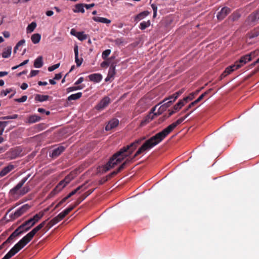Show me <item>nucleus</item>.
<instances>
[{"label": "nucleus", "mask_w": 259, "mask_h": 259, "mask_svg": "<svg viewBox=\"0 0 259 259\" xmlns=\"http://www.w3.org/2000/svg\"><path fill=\"white\" fill-rule=\"evenodd\" d=\"M187 114L184 117L179 118L176 122H173L167 127L163 130L160 132L158 133L155 135L152 136L141 146V147L136 152L134 157L138 154H140L147 150L153 148L156 145L160 143L169 133H170L178 125L180 124L191 113Z\"/></svg>", "instance_id": "nucleus-1"}, {"label": "nucleus", "mask_w": 259, "mask_h": 259, "mask_svg": "<svg viewBox=\"0 0 259 259\" xmlns=\"http://www.w3.org/2000/svg\"><path fill=\"white\" fill-rule=\"evenodd\" d=\"M146 139L145 137L136 140L131 144L123 147L120 150L115 153L109 161L104 165L103 169L106 172L110 169L114 167L116 165L120 163L125 158L130 156L133 152L136 149L137 145Z\"/></svg>", "instance_id": "nucleus-2"}, {"label": "nucleus", "mask_w": 259, "mask_h": 259, "mask_svg": "<svg viewBox=\"0 0 259 259\" xmlns=\"http://www.w3.org/2000/svg\"><path fill=\"white\" fill-rule=\"evenodd\" d=\"M44 213L42 212H40L38 213L35 214L32 218H31L24 222L21 224V225L25 231L27 232L34 226V225L41 219Z\"/></svg>", "instance_id": "nucleus-3"}, {"label": "nucleus", "mask_w": 259, "mask_h": 259, "mask_svg": "<svg viewBox=\"0 0 259 259\" xmlns=\"http://www.w3.org/2000/svg\"><path fill=\"white\" fill-rule=\"evenodd\" d=\"M46 224V221L42 222L34 229H33L29 233H28L17 243H29L31 240L34 235L38 231L40 230L42 228H44Z\"/></svg>", "instance_id": "nucleus-4"}, {"label": "nucleus", "mask_w": 259, "mask_h": 259, "mask_svg": "<svg viewBox=\"0 0 259 259\" xmlns=\"http://www.w3.org/2000/svg\"><path fill=\"white\" fill-rule=\"evenodd\" d=\"M256 52L253 51L251 52L250 54L245 55L242 57H241L238 62H236V69H238L241 67L243 65L245 64L249 61H250L252 58H253L255 56Z\"/></svg>", "instance_id": "nucleus-5"}, {"label": "nucleus", "mask_w": 259, "mask_h": 259, "mask_svg": "<svg viewBox=\"0 0 259 259\" xmlns=\"http://www.w3.org/2000/svg\"><path fill=\"white\" fill-rule=\"evenodd\" d=\"M26 244H15V246L2 258L10 259L21 249H22Z\"/></svg>", "instance_id": "nucleus-6"}, {"label": "nucleus", "mask_w": 259, "mask_h": 259, "mask_svg": "<svg viewBox=\"0 0 259 259\" xmlns=\"http://www.w3.org/2000/svg\"><path fill=\"white\" fill-rule=\"evenodd\" d=\"M26 232L22 226H19L3 243H10L14 238Z\"/></svg>", "instance_id": "nucleus-7"}, {"label": "nucleus", "mask_w": 259, "mask_h": 259, "mask_svg": "<svg viewBox=\"0 0 259 259\" xmlns=\"http://www.w3.org/2000/svg\"><path fill=\"white\" fill-rule=\"evenodd\" d=\"M111 103L110 98L107 96L104 97L100 102L96 106V110L101 111L106 108Z\"/></svg>", "instance_id": "nucleus-8"}, {"label": "nucleus", "mask_w": 259, "mask_h": 259, "mask_svg": "<svg viewBox=\"0 0 259 259\" xmlns=\"http://www.w3.org/2000/svg\"><path fill=\"white\" fill-rule=\"evenodd\" d=\"M22 152V148L20 147H18L14 149H12L10 151L8 152L7 154L11 159H14L16 157L21 156Z\"/></svg>", "instance_id": "nucleus-9"}, {"label": "nucleus", "mask_w": 259, "mask_h": 259, "mask_svg": "<svg viewBox=\"0 0 259 259\" xmlns=\"http://www.w3.org/2000/svg\"><path fill=\"white\" fill-rule=\"evenodd\" d=\"M13 208L10 209L6 212L3 220H5L6 222H9L18 218L17 215H15V211L14 212H11Z\"/></svg>", "instance_id": "nucleus-10"}, {"label": "nucleus", "mask_w": 259, "mask_h": 259, "mask_svg": "<svg viewBox=\"0 0 259 259\" xmlns=\"http://www.w3.org/2000/svg\"><path fill=\"white\" fill-rule=\"evenodd\" d=\"M259 19V10L250 14L247 20V22L249 24H252L256 22Z\"/></svg>", "instance_id": "nucleus-11"}, {"label": "nucleus", "mask_w": 259, "mask_h": 259, "mask_svg": "<svg viewBox=\"0 0 259 259\" xmlns=\"http://www.w3.org/2000/svg\"><path fill=\"white\" fill-rule=\"evenodd\" d=\"M230 12V9L227 7L223 8L217 15V18L222 20Z\"/></svg>", "instance_id": "nucleus-12"}, {"label": "nucleus", "mask_w": 259, "mask_h": 259, "mask_svg": "<svg viewBox=\"0 0 259 259\" xmlns=\"http://www.w3.org/2000/svg\"><path fill=\"white\" fill-rule=\"evenodd\" d=\"M119 124V120L117 119L113 118L108 122V123L105 126V130L110 131L116 127Z\"/></svg>", "instance_id": "nucleus-13"}, {"label": "nucleus", "mask_w": 259, "mask_h": 259, "mask_svg": "<svg viewBox=\"0 0 259 259\" xmlns=\"http://www.w3.org/2000/svg\"><path fill=\"white\" fill-rule=\"evenodd\" d=\"M30 206L26 204L22 206L20 208L15 211V215H17L18 218L26 212L29 208Z\"/></svg>", "instance_id": "nucleus-14"}, {"label": "nucleus", "mask_w": 259, "mask_h": 259, "mask_svg": "<svg viewBox=\"0 0 259 259\" xmlns=\"http://www.w3.org/2000/svg\"><path fill=\"white\" fill-rule=\"evenodd\" d=\"M64 146H60L52 150V153L50 154V156L52 158H55L58 156L64 151Z\"/></svg>", "instance_id": "nucleus-15"}, {"label": "nucleus", "mask_w": 259, "mask_h": 259, "mask_svg": "<svg viewBox=\"0 0 259 259\" xmlns=\"http://www.w3.org/2000/svg\"><path fill=\"white\" fill-rule=\"evenodd\" d=\"M65 187V179L61 180L57 186L52 191L51 194L55 195L58 193L62 188Z\"/></svg>", "instance_id": "nucleus-16"}, {"label": "nucleus", "mask_w": 259, "mask_h": 259, "mask_svg": "<svg viewBox=\"0 0 259 259\" xmlns=\"http://www.w3.org/2000/svg\"><path fill=\"white\" fill-rule=\"evenodd\" d=\"M26 182V179H23L14 188L10 190V193L14 195L23 186L24 183Z\"/></svg>", "instance_id": "nucleus-17"}, {"label": "nucleus", "mask_w": 259, "mask_h": 259, "mask_svg": "<svg viewBox=\"0 0 259 259\" xmlns=\"http://www.w3.org/2000/svg\"><path fill=\"white\" fill-rule=\"evenodd\" d=\"M90 80L95 82H99L102 79V76L99 73H94L89 76Z\"/></svg>", "instance_id": "nucleus-18"}, {"label": "nucleus", "mask_w": 259, "mask_h": 259, "mask_svg": "<svg viewBox=\"0 0 259 259\" xmlns=\"http://www.w3.org/2000/svg\"><path fill=\"white\" fill-rule=\"evenodd\" d=\"M14 166L12 164H9L8 166L4 167L0 171V176L3 177L7 175L10 171L13 169Z\"/></svg>", "instance_id": "nucleus-19"}, {"label": "nucleus", "mask_w": 259, "mask_h": 259, "mask_svg": "<svg viewBox=\"0 0 259 259\" xmlns=\"http://www.w3.org/2000/svg\"><path fill=\"white\" fill-rule=\"evenodd\" d=\"M74 52L75 54V61L76 63L77 66L79 67L80 66L82 62V59L78 58V46H75L74 48Z\"/></svg>", "instance_id": "nucleus-20"}, {"label": "nucleus", "mask_w": 259, "mask_h": 259, "mask_svg": "<svg viewBox=\"0 0 259 259\" xmlns=\"http://www.w3.org/2000/svg\"><path fill=\"white\" fill-rule=\"evenodd\" d=\"M163 104L160 106L158 109V113L159 114L162 113L164 111H165L167 108L169 107L171 104V101H166L165 102H163Z\"/></svg>", "instance_id": "nucleus-21"}, {"label": "nucleus", "mask_w": 259, "mask_h": 259, "mask_svg": "<svg viewBox=\"0 0 259 259\" xmlns=\"http://www.w3.org/2000/svg\"><path fill=\"white\" fill-rule=\"evenodd\" d=\"M236 63L234 65H231L227 67L224 72L222 73V75L224 76H226L227 75L230 74L232 71H233L236 69Z\"/></svg>", "instance_id": "nucleus-22"}, {"label": "nucleus", "mask_w": 259, "mask_h": 259, "mask_svg": "<svg viewBox=\"0 0 259 259\" xmlns=\"http://www.w3.org/2000/svg\"><path fill=\"white\" fill-rule=\"evenodd\" d=\"M93 19L96 22H101L105 24H109L111 23L110 20L104 17H94Z\"/></svg>", "instance_id": "nucleus-23"}, {"label": "nucleus", "mask_w": 259, "mask_h": 259, "mask_svg": "<svg viewBox=\"0 0 259 259\" xmlns=\"http://www.w3.org/2000/svg\"><path fill=\"white\" fill-rule=\"evenodd\" d=\"M83 186H80L76 188L73 190L69 192V188L67 189V192L68 193V194L66 196V200L70 197H71L72 195L75 194L76 193H77L80 189L83 188Z\"/></svg>", "instance_id": "nucleus-24"}, {"label": "nucleus", "mask_w": 259, "mask_h": 259, "mask_svg": "<svg viewBox=\"0 0 259 259\" xmlns=\"http://www.w3.org/2000/svg\"><path fill=\"white\" fill-rule=\"evenodd\" d=\"M65 218V210H63L57 216L53 218L52 221L54 224L57 223Z\"/></svg>", "instance_id": "nucleus-25"}, {"label": "nucleus", "mask_w": 259, "mask_h": 259, "mask_svg": "<svg viewBox=\"0 0 259 259\" xmlns=\"http://www.w3.org/2000/svg\"><path fill=\"white\" fill-rule=\"evenodd\" d=\"M149 14V13L147 11H143L135 16V21H139L144 19L145 17H146L147 16H148Z\"/></svg>", "instance_id": "nucleus-26"}, {"label": "nucleus", "mask_w": 259, "mask_h": 259, "mask_svg": "<svg viewBox=\"0 0 259 259\" xmlns=\"http://www.w3.org/2000/svg\"><path fill=\"white\" fill-rule=\"evenodd\" d=\"M49 98L48 95H42L40 94H36L35 96V100L39 102H43L47 101Z\"/></svg>", "instance_id": "nucleus-27"}, {"label": "nucleus", "mask_w": 259, "mask_h": 259, "mask_svg": "<svg viewBox=\"0 0 259 259\" xmlns=\"http://www.w3.org/2000/svg\"><path fill=\"white\" fill-rule=\"evenodd\" d=\"M41 35L39 33H34L31 36V39L33 44H38L40 40Z\"/></svg>", "instance_id": "nucleus-28"}, {"label": "nucleus", "mask_w": 259, "mask_h": 259, "mask_svg": "<svg viewBox=\"0 0 259 259\" xmlns=\"http://www.w3.org/2000/svg\"><path fill=\"white\" fill-rule=\"evenodd\" d=\"M42 57L39 56L34 62V66L36 68H40L43 65Z\"/></svg>", "instance_id": "nucleus-29"}, {"label": "nucleus", "mask_w": 259, "mask_h": 259, "mask_svg": "<svg viewBox=\"0 0 259 259\" xmlns=\"http://www.w3.org/2000/svg\"><path fill=\"white\" fill-rule=\"evenodd\" d=\"M82 96V93L78 92L75 94H73L69 96L67 98V100L70 101L71 100H76L79 99Z\"/></svg>", "instance_id": "nucleus-30"}, {"label": "nucleus", "mask_w": 259, "mask_h": 259, "mask_svg": "<svg viewBox=\"0 0 259 259\" xmlns=\"http://www.w3.org/2000/svg\"><path fill=\"white\" fill-rule=\"evenodd\" d=\"M203 99L202 96H200L198 99H197L195 101L192 102L188 106V107L185 109L183 113L186 112L189 109H190L191 108H192L193 106L197 104L198 102H199L202 99Z\"/></svg>", "instance_id": "nucleus-31"}, {"label": "nucleus", "mask_w": 259, "mask_h": 259, "mask_svg": "<svg viewBox=\"0 0 259 259\" xmlns=\"http://www.w3.org/2000/svg\"><path fill=\"white\" fill-rule=\"evenodd\" d=\"M77 171H72L66 177V185L76 176Z\"/></svg>", "instance_id": "nucleus-32"}, {"label": "nucleus", "mask_w": 259, "mask_h": 259, "mask_svg": "<svg viewBox=\"0 0 259 259\" xmlns=\"http://www.w3.org/2000/svg\"><path fill=\"white\" fill-rule=\"evenodd\" d=\"M12 53V47L9 46L7 48V50L2 53V57L5 58L9 57Z\"/></svg>", "instance_id": "nucleus-33"}, {"label": "nucleus", "mask_w": 259, "mask_h": 259, "mask_svg": "<svg viewBox=\"0 0 259 259\" xmlns=\"http://www.w3.org/2000/svg\"><path fill=\"white\" fill-rule=\"evenodd\" d=\"M84 5L82 4H79L75 5V9L74 10V12L77 13H84Z\"/></svg>", "instance_id": "nucleus-34"}, {"label": "nucleus", "mask_w": 259, "mask_h": 259, "mask_svg": "<svg viewBox=\"0 0 259 259\" xmlns=\"http://www.w3.org/2000/svg\"><path fill=\"white\" fill-rule=\"evenodd\" d=\"M84 86L83 85H75V86H73V87H71L67 88L66 90H67V92L69 93V92L77 91V90H82L84 88Z\"/></svg>", "instance_id": "nucleus-35"}, {"label": "nucleus", "mask_w": 259, "mask_h": 259, "mask_svg": "<svg viewBox=\"0 0 259 259\" xmlns=\"http://www.w3.org/2000/svg\"><path fill=\"white\" fill-rule=\"evenodd\" d=\"M37 26L36 23L35 22H32L27 27V33H31L33 32L34 29L36 28Z\"/></svg>", "instance_id": "nucleus-36"}, {"label": "nucleus", "mask_w": 259, "mask_h": 259, "mask_svg": "<svg viewBox=\"0 0 259 259\" xmlns=\"http://www.w3.org/2000/svg\"><path fill=\"white\" fill-rule=\"evenodd\" d=\"M150 25V21H143L140 24L139 28L141 30H144Z\"/></svg>", "instance_id": "nucleus-37"}, {"label": "nucleus", "mask_w": 259, "mask_h": 259, "mask_svg": "<svg viewBox=\"0 0 259 259\" xmlns=\"http://www.w3.org/2000/svg\"><path fill=\"white\" fill-rule=\"evenodd\" d=\"M77 34L76 37L81 41L85 40L88 38V35L85 34L83 32H78Z\"/></svg>", "instance_id": "nucleus-38"}, {"label": "nucleus", "mask_w": 259, "mask_h": 259, "mask_svg": "<svg viewBox=\"0 0 259 259\" xmlns=\"http://www.w3.org/2000/svg\"><path fill=\"white\" fill-rule=\"evenodd\" d=\"M185 103L184 101H179L174 106V109L176 111H179L184 105Z\"/></svg>", "instance_id": "nucleus-39"}, {"label": "nucleus", "mask_w": 259, "mask_h": 259, "mask_svg": "<svg viewBox=\"0 0 259 259\" xmlns=\"http://www.w3.org/2000/svg\"><path fill=\"white\" fill-rule=\"evenodd\" d=\"M115 66L114 64H111L108 71V76L113 77L115 74Z\"/></svg>", "instance_id": "nucleus-40"}, {"label": "nucleus", "mask_w": 259, "mask_h": 259, "mask_svg": "<svg viewBox=\"0 0 259 259\" xmlns=\"http://www.w3.org/2000/svg\"><path fill=\"white\" fill-rule=\"evenodd\" d=\"M114 59V57L112 56L111 57H110L109 59H107V60L102 62L101 64V67L105 68V67H107L108 66H109L110 65L109 60L111 59Z\"/></svg>", "instance_id": "nucleus-41"}, {"label": "nucleus", "mask_w": 259, "mask_h": 259, "mask_svg": "<svg viewBox=\"0 0 259 259\" xmlns=\"http://www.w3.org/2000/svg\"><path fill=\"white\" fill-rule=\"evenodd\" d=\"M111 53V50L110 49H107L105 50L102 54V57L104 60H106L107 58L108 57V56Z\"/></svg>", "instance_id": "nucleus-42"}, {"label": "nucleus", "mask_w": 259, "mask_h": 259, "mask_svg": "<svg viewBox=\"0 0 259 259\" xmlns=\"http://www.w3.org/2000/svg\"><path fill=\"white\" fill-rule=\"evenodd\" d=\"M37 122L36 118H35V115H32L28 117V120L27 121L28 123H33Z\"/></svg>", "instance_id": "nucleus-43"}, {"label": "nucleus", "mask_w": 259, "mask_h": 259, "mask_svg": "<svg viewBox=\"0 0 259 259\" xmlns=\"http://www.w3.org/2000/svg\"><path fill=\"white\" fill-rule=\"evenodd\" d=\"M27 99V96L26 95H24L21 97L20 98L18 99H15L14 101L17 102H25Z\"/></svg>", "instance_id": "nucleus-44"}, {"label": "nucleus", "mask_w": 259, "mask_h": 259, "mask_svg": "<svg viewBox=\"0 0 259 259\" xmlns=\"http://www.w3.org/2000/svg\"><path fill=\"white\" fill-rule=\"evenodd\" d=\"M174 97H175V95L174 94H173V95H172L171 96H169L168 98H165L163 100V102H165V101L168 100V101H171V103H172L177 99H175Z\"/></svg>", "instance_id": "nucleus-45"}, {"label": "nucleus", "mask_w": 259, "mask_h": 259, "mask_svg": "<svg viewBox=\"0 0 259 259\" xmlns=\"http://www.w3.org/2000/svg\"><path fill=\"white\" fill-rule=\"evenodd\" d=\"M59 66H60V63H58V64L53 65L49 67L48 70L50 72H52V71L55 70V69H57L58 68H59Z\"/></svg>", "instance_id": "nucleus-46"}, {"label": "nucleus", "mask_w": 259, "mask_h": 259, "mask_svg": "<svg viewBox=\"0 0 259 259\" xmlns=\"http://www.w3.org/2000/svg\"><path fill=\"white\" fill-rule=\"evenodd\" d=\"M11 92H12V89H7L6 91H4V90H3L1 92V93H0V95L1 96H7L8 94H9L10 93H11Z\"/></svg>", "instance_id": "nucleus-47"}, {"label": "nucleus", "mask_w": 259, "mask_h": 259, "mask_svg": "<svg viewBox=\"0 0 259 259\" xmlns=\"http://www.w3.org/2000/svg\"><path fill=\"white\" fill-rule=\"evenodd\" d=\"M131 160L128 159H126L118 168V171H121L123 168H124L126 164L128 163Z\"/></svg>", "instance_id": "nucleus-48"}, {"label": "nucleus", "mask_w": 259, "mask_h": 259, "mask_svg": "<svg viewBox=\"0 0 259 259\" xmlns=\"http://www.w3.org/2000/svg\"><path fill=\"white\" fill-rule=\"evenodd\" d=\"M29 188L27 187H24L20 191V194L23 195L29 191Z\"/></svg>", "instance_id": "nucleus-49"}, {"label": "nucleus", "mask_w": 259, "mask_h": 259, "mask_svg": "<svg viewBox=\"0 0 259 259\" xmlns=\"http://www.w3.org/2000/svg\"><path fill=\"white\" fill-rule=\"evenodd\" d=\"M84 80V78L83 77H79L77 80H76L75 81V82L74 83V84L75 85H78V84H79L80 83H81V82H82Z\"/></svg>", "instance_id": "nucleus-50"}, {"label": "nucleus", "mask_w": 259, "mask_h": 259, "mask_svg": "<svg viewBox=\"0 0 259 259\" xmlns=\"http://www.w3.org/2000/svg\"><path fill=\"white\" fill-rule=\"evenodd\" d=\"M183 93V90H180V91L176 92L175 94H174L175 95L174 98L177 99L179 97V96H180Z\"/></svg>", "instance_id": "nucleus-51"}, {"label": "nucleus", "mask_w": 259, "mask_h": 259, "mask_svg": "<svg viewBox=\"0 0 259 259\" xmlns=\"http://www.w3.org/2000/svg\"><path fill=\"white\" fill-rule=\"evenodd\" d=\"M258 35V33L257 32H252L249 34V37L250 38H252L257 36Z\"/></svg>", "instance_id": "nucleus-52"}, {"label": "nucleus", "mask_w": 259, "mask_h": 259, "mask_svg": "<svg viewBox=\"0 0 259 259\" xmlns=\"http://www.w3.org/2000/svg\"><path fill=\"white\" fill-rule=\"evenodd\" d=\"M39 72L38 70H32L30 72V77H33L36 75Z\"/></svg>", "instance_id": "nucleus-53"}, {"label": "nucleus", "mask_w": 259, "mask_h": 259, "mask_svg": "<svg viewBox=\"0 0 259 259\" xmlns=\"http://www.w3.org/2000/svg\"><path fill=\"white\" fill-rule=\"evenodd\" d=\"M62 76V73H61V72H60V73H58V74H55V77H54V79H55V80H59V79H61V78Z\"/></svg>", "instance_id": "nucleus-54"}, {"label": "nucleus", "mask_w": 259, "mask_h": 259, "mask_svg": "<svg viewBox=\"0 0 259 259\" xmlns=\"http://www.w3.org/2000/svg\"><path fill=\"white\" fill-rule=\"evenodd\" d=\"M3 34L5 38H9L10 36V32L7 31H4Z\"/></svg>", "instance_id": "nucleus-55"}, {"label": "nucleus", "mask_w": 259, "mask_h": 259, "mask_svg": "<svg viewBox=\"0 0 259 259\" xmlns=\"http://www.w3.org/2000/svg\"><path fill=\"white\" fill-rule=\"evenodd\" d=\"M25 42V39H21V40H20L17 44L16 45L18 46V47H20L22 45H23V44H24Z\"/></svg>", "instance_id": "nucleus-56"}, {"label": "nucleus", "mask_w": 259, "mask_h": 259, "mask_svg": "<svg viewBox=\"0 0 259 259\" xmlns=\"http://www.w3.org/2000/svg\"><path fill=\"white\" fill-rule=\"evenodd\" d=\"M95 6V4L93 3L91 4H85L84 7L87 9H90L91 8Z\"/></svg>", "instance_id": "nucleus-57"}, {"label": "nucleus", "mask_w": 259, "mask_h": 259, "mask_svg": "<svg viewBox=\"0 0 259 259\" xmlns=\"http://www.w3.org/2000/svg\"><path fill=\"white\" fill-rule=\"evenodd\" d=\"M78 32H77L75 29H72L70 31V33L71 35H73V36H75L76 37L77 34Z\"/></svg>", "instance_id": "nucleus-58"}, {"label": "nucleus", "mask_w": 259, "mask_h": 259, "mask_svg": "<svg viewBox=\"0 0 259 259\" xmlns=\"http://www.w3.org/2000/svg\"><path fill=\"white\" fill-rule=\"evenodd\" d=\"M27 88H28V84L25 82L23 83L21 85V88L23 90H26Z\"/></svg>", "instance_id": "nucleus-59"}, {"label": "nucleus", "mask_w": 259, "mask_h": 259, "mask_svg": "<svg viewBox=\"0 0 259 259\" xmlns=\"http://www.w3.org/2000/svg\"><path fill=\"white\" fill-rule=\"evenodd\" d=\"M240 16L239 14H238V13H235L233 15V20L234 21L238 19L240 17Z\"/></svg>", "instance_id": "nucleus-60"}, {"label": "nucleus", "mask_w": 259, "mask_h": 259, "mask_svg": "<svg viewBox=\"0 0 259 259\" xmlns=\"http://www.w3.org/2000/svg\"><path fill=\"white\" fill-rule=\"evenodd\" d=\"M53 14H54V12L52 11H51V10L48 11L46 12L47 16H48L49 17L52 16Z\"/></svg>", "instance_id": "nucleus-61"}, {"label": "nucleus", "mask_w": 259, "mask_h": 259, "mask_svg": "<svg viewBox=\"0 0 259 259\" xmlns=\"http://www.w3.org/2000/svg\"><path fill=\"white\" fill-rule=\"evenodd\" d=\"M48 83L46 81H39L38 82V84L40 86H41V85H47Z\"/></svg>", "instance_id": "nucleus-62"}, {"label": "nucleus", "mask_w": 259, "mask_h": 259, "mask_svg": "<svg viewBox=\"0 0 259 259\" xmlns=\"http://www.w3.org/2000/svg\"><path fill=\"white\" fill-rule=\"evenodd\" d=\"M8 74V72L7 71H0V77L7 75Z\"/></svg>", "instance_id": "nucleus-63"}, {"label": "nucleus", "mask_w": 259, "mask_h": 259, "mask_svg": "<svg viewBox=\"0 0 259 259\" xmlns=\"http://www.w3.org/2000/svg\"><path fill=\"white\" fill-rule=\"evenodd\" d=\"M29 62V60L27 59V60H25L24 61H23V62H22L21 63H20L19 64V66L21 67V66H24L25 65H26V64H27Z\"/></svg>", "instance_id": "nucleus-64"}]
</instances>
